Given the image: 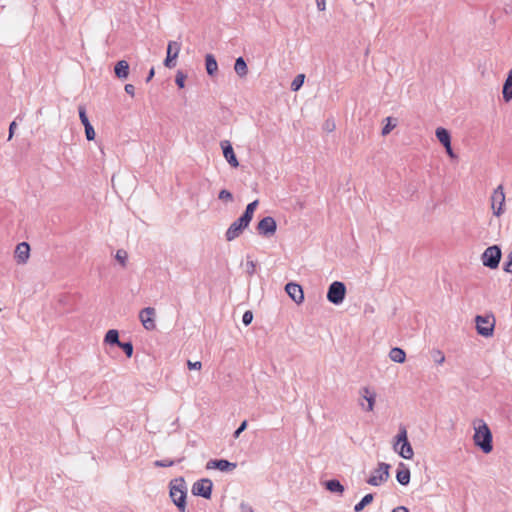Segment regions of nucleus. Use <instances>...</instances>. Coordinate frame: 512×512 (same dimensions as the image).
Wrapping results in <instances>:
<instances>
[{
	"label": "nucleus",
	"mask_w": 512,
	"mask_h": 512,
	"mask_svg": "<svg viewBox=\"0 0 512 512\" xmlns=\"http://www.w3.org/2000/svg\"><path fill=\"white\" fill-rule=\"evenodd\" d=\"M258 203V200L249 203L244 214L230 225L225 233L227 241H232L239 237L244 229L249 226Z\"/></svg>",
	"instance_id": "obj_1"
},
{
	"label": "nucleus",
	"mask_w": 512,
	"mask_h": 512,
	"mask_svg": "<svg viewBox=\"0 0 512 512\" xmlns=\"http://www.w3.org/2000/svg\"><path fill=\"white\" fill-rule=\"evenodd\" d=\"M474 444L478 446L484 453H490L492 447V434L488 425L483 420L474 422Z\"/></svg>",
	"instance_id": "obj_2"
},
{
	"label": "nucleus",
	"mask_w": 512,
	"mask_h": 512,
	"mask_svg": "<svg viewBox=\"0 0 512 512\" xmlns=\"http://www.w3.org/2000/svg\"><path fill=\"white\" fill-rule=\"evenodd\" d=\"M394 451L398 453L402 458L410 460L414 456L413 448L408 441L407 430L405 427H401L399 433L395 438L393 445Z\"/></svg>",
	"instance_id": "obj_3"
},
{
	"label": "nucleus",
	"mask_w": 512,
	"mask_h": 512,
	"mask_svg": "<svg viewBox=\"0 0 512 512\" xmlns=\"http://www.w3.org/2000/svg\"><path fill=\"white\" fill-rule=\"evenodd\" d=\"M502 253L497 245L485 249L481 256L482 264L490 269H496L499 266Z\"/></svg>",
	"instance_id": "obj_4"
},
{
	"label": "nucleus",
	"mask_w": 512,
	"mask_h": 512,
	"mask_svg": "<svg viewBox=\"0 0 512 512\" xmlns=\"http://www.w3.org/2000/svg\"><path fill=\"white\" fill-rule=\"evenodd\" d=\"M490 202L493 214L496 217H500L505 211V192L502 185H499L493 190L490 197Z\"/></svg>",
	"instance_id": "obj_5"
},
{
	"label": "nucleus",
	"mask_w": 512,
	"mask_h": 512,
	"mask_svg": "<svg viewBox=\"0 0 512 512\" xmlns=\"http://www.w3.org/2000/svg\"><path fill=\"white\" fill-rule=\"evenodd\" d=\"M475 322L478 334L484 337H491L493 335L495 318L492 315L476 316Z\"/></svg>",
	"instance_id": "obj_6"
},
{
	"label": "nucleus",
	"mask_w": 512,
	"mask_h": 512,
	"mask_svg": "<svg viewBox=\"0 0 512 512\" xmlns=\"http://www.w3.org/2000/svg\"><path fill=\"white\" fill-rule=\"evenodd\" d=\"M390 465L386 463H379L378 467L374 470L372 475L368 478L367 483L372 486H379L386 482L390 476Z\"/></svg>",
	"instance_id": "obj_7"
},
{
	"label": "nucleus",
	"mask_w": 512,
	"mask_h": 512,
	"mask_svg": "<svg viewBox=\"0 0 512 512\" xmlns=\"http://www.w3.org/2000/svg\"><path fill=\"white\" fill-rule=\"evenodd\" d=\"M346 295V287L344 283L335 281L333 282L328 289L327 293V299L335 304L338 305L343 302Z\"/></svg>",
	"instance_id": "obj_8"
},
{
	"label": "nucleus",
	"mask_w": 512,
	"mask_h": 512,
	"mask_svg": "<svg viewBox=\"0 0 512 512\" xmlns=\"http://www.w3.org/2000/svg\"><path fill=\"white\" fill-rule=\"evenodd\" d=\"M170 497L175 505L180 509L185 508L186 491L182 481L178 484L171 483Z\"/></svg>",
	"instance_id": "obj_9"
},
{
	"label": "nucleus",
	"mask_w": 512,
	"mask_h": 512,
	"mask_svg": "<svg viewBox=\"0 0 512 512\" xmlns=\"http://www.w3.org/2000/svg\"><path fill=\"white\" fill-rule=\"evenodd\" d=\"M155 315L156 310L153 307H146L139 312V319L146 330L152 331L156 329Z\"/></svg>",
	"instance_id": "obj_10"
},
{
	"label": "nucleus",
	"mask_w": 512,
	"mask_h": 512,
	"mask_svg": "<svg viewBox=\"0 0 512 512\" xmlns=\"http://www.w3.org/2000/svg\"><path fill=\"white\" fill-rule=\"evenodd\" d=\"M212 481L210 479H201L194 483L192 493L197 496H202L209 499L212 492Z\"/></svg>",
	"instance_id": "obj_11"
},
{
	"label": "nucleus",
	"mask_w": 512,
	"mask_h": 512,
	"mask_svg": "<svg viewBox=\"0 0 512 512\" xmlns=\"http://www.w3.org/2000/svg\"><path fill=\"white\" fill-rule=\"evenodd\" d=\"M181 49V44L177 41H170L167 46V56L164 61V65L168 68H172L175 66V59L178 57V54Z\"/></svg>",
	"instance_id": "obj_12"
},
{
	"label": "nucleus",
	"mask_w": 512,
	"mask_h": 512,
	"mask_svg": "<svg viewBox=\"0 0 512 512\" xmlns=\"http://www.w3.org/2000/svg\"><path fill=\"white\" fill-rule=\"evenodd\" d=\"M277 225L274 218L268 216L259 221L257 230L261 235L269 236L276 232Z\"/></svg>",
	"instance_id": "obj_13"
},
{
	"label": "nucleus",
	"mask_w": 512,
	"mask_h": 512,
	"mask_svg": "<svg viewBox=\"0 0 512 512\" xmlns=\"http://www.w3.org/2000/svg\"><path fill=\"white\" fill-rule=\"evenodd\" d=\"M285 291L295 303L301 304L304 301V292L299 284L290 282L286 284Z\"/></svg>",
	"instance_id": "obj_14"
},
{
	"label": "nucleus",
	"mask_w": 512,
	"mask_h": 512,
	"mask_svg": "<svg viewBox=\"0 0 512 512\" xmlns=\"http://www.w3.org/2000/svg\"><path fill=\"white\" fill-rule=\"evenodd\" d=\"M360 395L361 397L367 402V406L365 407L363 403H360V405L366 410V411H373L375 406V400H376V393L374 390H372L369 387H363L360 389Z\"/></svg>",
	"instance_id": "obj_15"
},
{
	"label": "nucleus",
	"mask_w": 512,
	"mask_h": 512,
	"mask_svg": "<svg viewBox=\"0 0 512 512\" xmlns=\"http://www.w3.org/2000/svg\"><path fill=\"white\" fill-rule=\"evenodd\" d=\"M436 137L438 141L445 147L447 154L451 158H455V154L451 147V136L448 130H436Z\"/></svg>",
	"instance_id": "obj_16"
},
{
	"label": "nucleus",
	"mask_w": 512,
	"mask_h": 512,
	"mask_svg": "<svg viewBox=\"0 0 512 512\" xmlns=\"http://www.w3.org/2000/svg\"><path fill=\"white\" fill-rule=\"evenodd\" d=\"M221 147L223 149V155L225 159L228 161V163L234 168L238 167L239 162L235 156L231 143L227 140L222 141Z\"/></svg>",
	"instance_id": "obj_17"
},
{
	"label": "nucleus",
	"mask_w": 512,
	"mask_h": 512,
	"mask_svg": "<svg viewBox=\"0 0 512 512\" xmlns=\"http://www.w3.org/2000/svg\"><path fill=\"white\" fill-rule=\"evenodd\" d=\"M30 256V246L26 242L19 243L15 249V258L18 263L24 264Z\"/></svg>",
	"instance_id": "obj_18"
},
{
	"label": "nucleus",
	"mask_w": 512,
	"mask_h": 512,
	"mask_svg": "<svg viewBox=\"0 0 512 512\" xmlns=\"http://www.w3.org/2000/svg\"><path fill=\"white\" fill-rule=\"evenodd\" d=\"M208 469H219L220 471H229L236 468L235 463H231L227 460H212L207 463Z\"/></svg>",
	"instance_id": "obj_19"
},
{
	"label": "nucleus",
	"mask_w": 512,
	"mask_h": 512,
	"mask_svg": "<svg viewBox=\"0 0 512 512\" xmlns=\"http://www.w3.org/2000/svg\"><path fill=\"white\" fill-rule=\"evenodd\" d=\"M396 479L401 485H407L410 482V471L403 463L399 464Z\"/></svg>",
	"instance_id": "obj_20"
},
{
	"label": "nucleus",
	"mask_w": 512,
	"mask_h": 512,
	"mask_svg": "<svg viewBox=\"0 0 512 512\" xmlns=\"http://www.w3.org/2000/svg\"><path fill=\"white\" fill-rule=\"evenodd\" d=\"M115 75L119 79H126L129 75V64L125 60H120L114 67Z\"/></svg>",
	"instance_id": "obj_21"
},
{
	"label": "nucleus",
	"mask_w": 512,
	"mask_h": 512,
	"mask_svg": "<svg viewBox=\"0 0 512 512\" xmlns=\"http://www.w3.org/2000/svg\"><path fill=\"white\" fill-rule=\"evenodd\" d=\"M503 99L506 102H509L512 100V69L508 72L507 78L503 85Z\"/></svg>",
	"instance_id": "obj_22"
},
{
	"label": "nucleus",
	"mask_w": 512,
	"mask_h": 512,
	"mask_svg": "<svg viewBox=\"0 0 512 512\" xmlns=\"http://www.w3.org/2000/svg\"><path fill=\"white\" fill-rule=\"evenodd\" d=\"M205 67L207 74L213 76L218 70V64L215 57L212 54L205 56Z\"/></svg>",
	"instance_id": "obj_23"
},
{
	"label": "nucleus",
	"mask_w": 512,
	"mask_h": 512,
	"mask_svg": "<svg viewBox=\"0 0 512 512\" xmlns=\"http://www.w3.org/2000/svg\"><path fill=\"white\" fill-rule=\"evenodd\" d=\"M389 357L396 363H404L406 360V353L403 349L395 347L390 350Z\"/></svg>",
	"instance_id": "obj_24"
},
{
	"label": "nucleus",
	"mask_w": 512,
	"mask_h": 512,
	"mask_svg": "<svg viewBox=\"0 0 512 512\" xmlns=\"http://www.w3.org/2000/svg\"><path fill=\"white\" fill-rule=\"evenodd\" d=\"M234 70L239 77H244L248 73L247 64L243 57H238L234 64Z\"/></svg>",
	"instance_id": "obj_25"
},
{
	"label": "nucleus",
	"mask_w": 512,
	"mask_h": 512,
	"mask_svg": "<svg viewBox=\"0 0 512 512\" xmlns=\"http://www.w3.org/2000/svg\"><path fill=\"white\" fill-rule=\"evenodd\" d=\"M105 342L108 344H117L119 346L121 342L119 341L118 331L115 329L109 330L105 335Z\"/></svg>",
	"instance_id": "obj_26"
},
{
	"label": "nucleus",
	"mask_w": 512,
	"mask_h": 512,
	"mask_svg": "<svg viewBox=\"0 0 512 512\" xmlns=\"http://www.w3.org/2000/svg\"><path fill=\"white\" fill-rule=\"evenodd\" d=\"M326 488L331 492L343 493L344 487L338 480H329L326 483Z\"/></svg>",
	"instance_id": "obj_27"
},
{
	"label": "nucleus",
	"mask_w": 512,
	"mask_h": 512,
	"mask_svg": "<svg viewBox=\"0 0 512 512\" xmlns=\"http://www.w3.org/2000/svg\"><path fill=\"white\" fill-rule=\"evenodd\" d=\"M373 501V495L367 494L365 495L362 500L357 503L354 507L355 512H360L364 509V507L368 504H370Z\"/></svg>",
	"instance_id": "obj_28"
},
{
	"label": "nucleus",
	"mask_w": 512,
	"mask_h": 512,
	"mask_svg": "<svg viewBox=\"0 0 512 512\" xmlns=\"http://www.w3.org/2000/svg\"><path fill=\"white\" fill-rule=\"evenodd\" d=\"M304 78L305 76L303 74L297 75L291 83V90L298 91L304 83Z\"/></svg>",
	"instance_id": "obj_29"
},
{
	"label": "nucleus",
	"mask_w": 512,
	"mask_h": 512,
	"mask_svg": "<svg viewBox=\"0 0 512 512\" xmlns=\"http://www.w3.org/2000/svg\"><path fill=\"white\" fill-rule=\"evenodd\" d=\"M115 258L124 267V266H126V261L128 259V253L123 249H119L116 252Z\"/></svg>",
	"instance_id": "obj_30"
},
{
	"label": "nucleus",
	"mask_w": 512,
	"mask_h": 512,
	"mask_svg": "<svg viewBox=\"0 0 512 512\" xmlns=\"http://www.w3.org/2000/svg\"><path fill=\"white\" fill-rule=\"evenodd\" d=\"M79 116H80V119H81V122H82L84 128H93L89 122V119L86 115L85 110L82 107L79 108Z\"/></svg>",
	"instance_id": "obj_31"
},
{
	"label": "nucleus",
	"mask_w": 512,
	"mask_h": 512,
	"mask_svg": "<svg viewBox=\"0 0 512 512\" xmlns=\"http://www.w3.org/2000/svg\"><path fill=\"white\" fill-rule=\"evenodd\" d=\"M186 75L182 71H178L175 77V82L179 88H184Z\"/></svg>",
	"instance_id": "obj_32"
},
{
	"label": "nucleus",
	"mask_w": 512,
	"mask_h": 512,
	"mask_svg": "<svg viewBox=\"0 0 512 512\" xmlns=\"http://www.w3.org/2000/svg\"><path fill=\"white\" fill-rule=\"evenodd\" d=\"M385 125L383 128H387V129H390V128H396L400 123L398 121L397 118H393V117H387L385 118Z\"/></svg>",
	"instance_id": "obj_33"
},
{
	"label": "nucleus",
	"mask_w": 512,
	"mask_h": 512,
	"mask_svg": "<svg viewBox=\"0 0 512 512\" xmlns=\"http://www.w3.org/2000/svg\"><path fill=\"white\" fill-rule=\"evenodd\" d=\"M218 197L220 200H223L226 202L232 201V199H233L231 192H229L228 190H225V189H223L219 192Z\"/></svg>",
	"instance_id": "obj_34"
},
{
	"label": "nucleus",
	"mask_w": 512,
	"mask_h": 512,
	"mask_svg": "<svg viewBox=\"0 0 512 512\" xmlns=\"http://www.w3.org/2000/svg\"><path fill=\"white\" fill-rule=\"evenodd\" d=\"M119 347H121L123 349V351L125 352V354L128 356V357H131L132 356V353H133V346L131 343H120Z\"/></svg>",
	"instance_id": "obj_35"
},
{
	"label": "nucleus",
	"mask_w": 512,
	"mask_h": 512,
	"mask_svg": "<svg viewBox=\"0 0 512 512\" xmlns=\"http://www.w3.org/2000/svg\"><path fill=\"white\" fill-rule=\"evenodd\" d=\"M503 269L507 273H512V251L507 256V261L504 263Z\"/></svg>",
	"instance_id": "obj_36"
},
{
	"label": "nucleus",
	"mask_w": 512,
	"mask_h": 512,
	"mask_svg": "<svg viewBox=\"0 0 512 512\" xmlns=\"http://www.w3.org/2000/svg\"><path fill=\"white\" fill-rule=\"evenodd\" d=\"M154 465L157 467H170V466L174 465V461L169 460V459L157 460V461H155Z\"/></svg>",
	"instance_id": "obj_37"
},
{
	"label": "nucleus",
	"mask_w": 512,
	"mask_h": 512,
	"mask_svg": "<svg viewBox=\"0 0 512 512\" xmlns=\"http://www.w3.org/2000/svg\"><path fill=\"white\" fill-rule=\"evenodd\" d=\"M253 320V313L251 311H246L243 314L242 321L245 325H249Z\"/></svg>",
	"instance_id": "obj_38"
},
{
	"label": "nucleus",
	"mask_w": 512,
	"mask_h": 512,
	"mask_svg": "<svg viewBox=\"0 0 512 512\" xmlns=\"http://www.w3.org/2000/svg\"><path fill=\"white\" fill-rule=\"evenodd\" d=\"M187 366L190 370H201L202 363L200 361L192 362L189 360Z\"/></svg>",
	"instance_id": "obj_39"
},
{
	"label": "nucleus",
	"mask_w": 512,
	"mask_h": 512,
	"mask_svg": "<svg viewBox=\"0 0 512 512\" xmlns=\"http://www.w3.org/2000/svg\"><path fill=\"white\" fill-rule=\"evenodd\" d=\"M247 427V421L244 420L240 427L234 432V438H238L240 436V434L246 429Z\"/></svg>",
	"instance_id": "obj_40"
},
{
	"label": "nucleus",
	"mask_w": 512,
	"mask_h": 512,
	"mask_svg": "<svg viewBox=\"0 0 512 512\" xmlns=\"http://www.w3.org/2000/svg\"><path fill=\"white\" fill-rule=\"evenodd\" d=\"M124 90L127 94L131 96H134L135 94V87L132 84H126Z\"/></svg>",
	"instance_id": "obj_41"
},
{
	"label": "nucleus",
	"mask_w": 512,
	"mask_h": 512,
	"mask_svg": "<svg viewBox=\"0 0 512 512\" xmlns=\"http://www.w3.org/2000/svg\"><path fill=\"white\" fill-rule=\"evenodd\" d=\"M316 5L319 11H324L326 8V1L325 0H315Z\"/></svg>",
	"instance_id": "obj_42"
},
{
	"label": "nucleus",
	"mask_w": 512,
	"mask_h": 512,
	"mask_svg": "<svg viewBox=\"0 0 512 512\" xmlns=\"http://www.w3.org/2000/svg\"><path fill=\"white\" fill-rule=\"evenodd\" d=\"M437 354V357L435 358V361L438 363V364H442L444 361H445V356L444 354L441 352V351H437L436 352Z\"/></svg>",
	"instance_id": "obj_43"
},
{
	"label": "nucleus",
	"mask_w": 512,
	"mask_h": 512,
	"mask_svg": "<svg viewBox=\"0 0 512 512\" xmlns=\"http://www.w3.org/2000/svg\"><path fill=\"white\" fill-rule=\"evenodd\" d=\"M86 138L90 141L95 138V130H85Z\"/></svg>",
	"instance_id": "obj_44"
},
{
	"label": "nucleus",
	"mask_w": 512,
	"mask_h": 512,
	"mask_svg": "<svg viewBox=\"0 0 512 512\" xmlns=\"http://www.w3.org/2000/svg\"><path fill=\"white\" fill-rule=\"evenodd\" d=\"M154 74H155L154 68H151L148 73V76L146 78V81L149 82L154 77Z\"/></svg>",
	"instance_id": "obj_45"
},
{
	"label": "nucleus",
	"mask_w": 512,
	"mask_h": 512,
	"mask_svg": "<svg viewBox=\"0 0 512 512\" xmlns=\"http://www.w3.org/2000/svg\"><path fill=\"white\" fill-rule=\"evenodd\" d=\"M392 512H409V510L406 507L400 506V507L393 509Z\"/></svg>",
	"instance_id": "obj_46"
},
{
	"label": "nucleus",
	"mask_w": 512,
	"mask_h": 512,
	"mask_svg": "<svg viewBox=\"0 0 512 512\" xmlns=\"http://www.w3.org/2000/svg\"><path fill=\"white\" fill-rule=\"evenodd\" d=\"M247 265L249 266L250 272L252 273L255 270L254 262H248Z\"/></svg>",
	"instance_id": "obj_47"
},
{
	"label": "nucleus",
	"mask_w": 512,
	"mask_h": 512,
	"mask_svg": "<svg viewBox=\"0 0 512 512\" xmlns=\"http://www.w3.org/2000/svg\"><path fill=\"white\" fill-rule=\"evenodd\" d=\"M8 128H17V122L14 120L9 124Z\"/></svg>",
	"instance_id": "obj_48"
},
{
	"label": "nucleus",
	"mask_w": 512,
	"mask_h": 512,
	"mask_svg": "<svg viewBox=\"0 0 512 512\" xmlns=\"http://www.w3.org/2000/svg\"><path fill=\"white\" fill-rule=\"evenodd\" d=\"M12 137H13V130H9L8 140H10Z\"/></svg>",
	"instance_id": "obj_49"
},
{
	"label": "nucleus",
	"mask_w": 512,
	"mask_h": 512,
	"mask_svg": "<svg viewBox=\"0 0 512 512\" xmlns=\"http://www.w3.org/2000/svg\"><path fill=\"white\" fill-rule=\"evenodd\" d=\"M390 132V130H382V135L385 136Z\"/></svg>",
	"instance_id": "obj_50"
},
{
	"label": "nucleus",
	"mask_w": 512,
	"mask_h": 512,
	"mask_svg": "<svg viewBox=\"0 0 512 512\" xmlns=\"http://www.w3.org/2000/svg\"><path fill=\"white\" fill-rule=\"evenodd\" d=\"M251 512H253V511H251Z\"/></svg>",
	"instance_id": "obj_51"
}]
</instances>
